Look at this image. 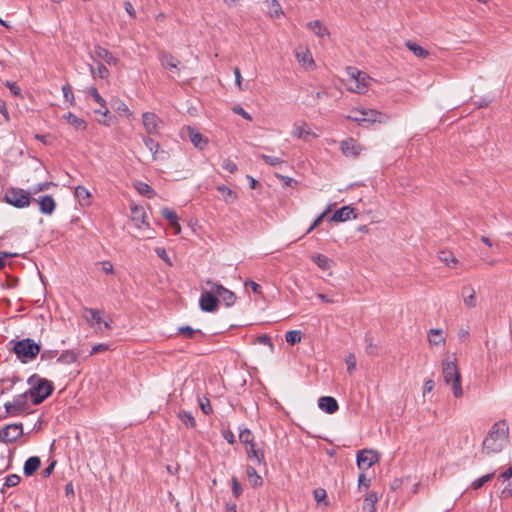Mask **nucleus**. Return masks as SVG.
Here are the masks:
<instances>
[{
    "mask_svg": "<svg viewBox=\"0 0 512 512\" xmlns=\"http://www.w3.org/2000/svg\"><path fill=\"white\" fill-rule=\"evenodd\" d=\"M308 28L318 37L329 36L328 29L319 20L311 21L307 24Z\"/></svg>",
    "mask_w": 512,
    "mask_h": 512,
    "instance_id": "obj_32",
    "label": "nucleus"
},
{
    "mask_svg": "<svg viewBox=\"0 0 512 512\" xmlns=\"http://www.w3.org/2000/svg\"><path fill=\"white\" fill-rule=\"evenodd\" d=\"M340 149L344 156L356 158L364 150V147L350 137L341 142Z\"/></svg>",
    "mask_w": 512,
    "mask_h": 512,
    "instance_id": "obj_11",
    "label": "nucleus"
},
{
    "mask_svg": "<svg viewBox=\"0 0 512 512\" xmlns=\"http://www.w3.org/2000/svg\"><path fill=\"white\" fill-rule=\"evenodd\" d=\"M509 442V425L505 420L495 422L482 442V452L486 455L500 453Z\"/></svg>",
    "mask_w": 512,
    "mask_h": 512,
    "instance_id": "obj_1",
    "label": "nucleus"
},
{
    "mask_svg": "<svg viewBox=\"0 0 512 512\" xmlns=\"http://www.w3.org/2000/svg\"><path fill=\"white\" fill-rule=\"evenodd\" d=\"M292 135L298 139L309 141V137H316V134L312 132L306 122L295 123L292 130Z\"/></svg>",
    "mask_w": 512,
    "mask_h": 512,
    "instance_id": "obj_15",
    "label": "nucleus"
},
{
    "mask_svg": "<svg viewBox=\"0 0 512 512\" xmlns=\"http://www.w3.org/2000/svg\"><path fill=\"white\" fill-rule=\"evenodd\" d=\"M13 351L18 358H23V362L26 360L34 359L40 352V345L35 343L32 339H22L14 345Z\"/></svg>",
    "mask_w": 512,
    "mask_h": 512,
    "instance_id": "obj_8",
    "label": "nucleus"
},
{
    "mask_svg": "<svg viewBox=\"0 0 512 512\" xmlns=\"http://www.w3.org/2000/svg\"><path fill=\"white\" fill-rule=\"evenodd\" d=\"M352 214H354V209L352 207L343 206L333 213L331 220L334 222H344L349 220Z\"/></svg>",
    "mask_w": 512,
    "mask_h": 512,
    "instance_id": "obj_25",
    "label": "nucleus"
},
{
    "mask_svg": "<svg viewBox=\"0 0 512 512\" xmlns=\"http://www.w3.org/2000/svg\"><path fill=\"white\" fill-rule=\"evenodd\" d=\"M131 217L132 221L138 228H141L143 226H149V224L146 222V212L142 206H131Z\"/></svg>",
    "mask_w": 512,
    "mask_h": 512,
    "instance_id": "obj_19",
    "label": "nucleus"
},
{
    "mask_svg": "<svg viewBox=\"0 0 512 512\" xmlns=\"http://www.w3.org/2000/svg\"><path fill=\"white\" fill-rule=\"evenodd\" d=\"M158 59L164 68L178 70L179 62L171 53L162 50L158 53Z\"/></svg>",
    "mask_w": 512,
    "mask_h": 512,
    "instance_id": "obj_21",
    "label": "nucleus"
},
{
    "mask_svg": "<svg viewBox=\"0 0 512 512\" xmlns=\"http://www.w3.org/2000/svg\"><path fill=\"white\" fill-rule=\"evenodd\" d=\"M239 440L244 443L247 446L251 445V444H254V436L252 434V432L245 428V429H242L239 433Z\"/></svg>",
    "mask_w": 512,
    "mask_h": 512,
    "instance_id": "obj_40",
    "label": "nucleus"
},
{
    "mask_svg": "<svg viewBox=\"0 0 512 512\" xmlns=\"http://www.w3.org/2000/svg\"><path fill=\"white\" fill-rule=\"evenodd\" d=\"M356 357L354 354L350 353L345 357V363L347 365V372L352 374L356 369Z\"/></svg>",
    "mask_w": 512,
    "mask_h": 512,
    "instance_id": "obj_51",
    "label": "nucleus"
},
{
    "mask_svg": "<svg viewBox=\"0 0 512 512\" xmlns=\"http://www.w3.org/2000/svg\"><path fill=\"white\" fill-rule=\"evenodd\" d=\"M27 397V393L24 392L20 395H17L12 402L5 403L4 407L6 413L9 415H18L22 410L26 408Z\"/></svg>",
    "mask_w": 512,
    "mask_h": 512,
    "instance_id": "obj_12",
    "label": "nucleus"
},
{
    "mask_svg": "<svg viewBox=\"0 0 512 512\" xmlns=\"http://www.w3.org/2000/svg\"><path fill=\"white\" fill-rule=\"evenodd\" d=\"M88 94L101 106V108H105L106 101L99 94L96 87H94V86L89 87Z\"/></svg>",
    "mask_w": 512,
    "mask_h": 512,
    "instance_id": "obj_45",
    "label": "nucleus"
},
{
    "mask_svg": "<svg viewBox=\"0 0 512 512\" xmlns=\"http://www.w3.org/2000/svg\"><path fill=\"white\" fill-rule=\"evenodd\" d=\"M347 119L356 122L360 126H368L373 123L386 121L387 116L380 111L368 108H355Z\"/></svg>",
    "mask_w": 512,
    "mask_h": 512,
    "instance_id": "obj_5",
    "label": "nucleus"
},
{
    "mask_svg": "<svg viewBox=\"0 0 512 512\" xmlns=\"http://www.w3.org/2000/svg\"><path fill=\"white\" fill-rule=\"evenodd\" d=\"M313 262L322 270H328L333 265V260L323 254H316L312 257Z\"/></svg>",
    "mask_w": 512,
    "mask_h": 512,
    "instance_id": "obj_33",
    "label": "nucleus"
},
{
    "mask_svg": "<svg viewBox=\"0 0 512 512\" xmlns=\"http://www.w3.org/2000/svg\"><path fill=\"white\" fill-rule=\"evenodd\" d=\"M84 311L88 313L90 316L84 315V318L86 319L87 323L93 327L97 325L98 330H102V318H101V312L98 309L95 308H84Z\"/></svg>",
    "mask_w": 512,
    "mask_h": 512,
    "instance_id": "obj_20",
    "label": "nucleus"
},
{
    "mask_svg": "<svg viewBox=\"0 0 512 512\" xmlns=\"http://www.w3.org/2000/svg\"><path fill=\"white\" fill-rule=\"evenodd\" d=\"M23 434L22 424H9L0 429V439L5 443L16 441Z\"/></svg>",
    "mask_w": 512,
    "mask_h": 512,
    "instance_id": "obj_10",
    "label": "nucleus"
},
{
    "mask_svg": "<svg viewBox=\"0 0 512 512\" xmlns=\"http://www.w3.org/2000/svg\"><path fill=\"white\" fill-rule=\"evenodd\" d=\"M6 86L9 88L13 95L21 96V89L15 82L7 81Z\"/></svg>",
    "mask_w": 512,
    "mask_h": 512,
    "instance_id": "obj_64",
    "label": "nucleus"
},
{
    "mask_svg": "<svg viewBox=\"0 0 512 512\" xmlns=\"http://www.w3.org/2000/svg\"><path fill=\"white\" fill-rule=\"evenodd\" d=\"M214 289L217 293L219 300H222L225 306L231 307L236 302V295L231 290L225 288L222 284L216 283L214 285Z\"/></svg>",
    "mask_w": 512,
    "mask_h": 512,
    "instance_id": "obj_13",
    "label": "nucleus"
},
{
    "mask_svg": "<svg viewBox=\"0 0 512 512\" xmlns=\"http://www.w3.org/2000/svg\"><path fill=\"white\" fill-rule=\"evenodd\" d=\"M74 195L76 198L83 201L88 200L91 196L88 189L82 185L75 187Z\"/></svg>",
    "mask_w": 512,
    "mask_h": 512,
    "instance_id": "obj_47",
    "label": "nucleus"
},
{
    "mask_svg": "<svg viewBox=\"0 0 512 512\" xmlns=\"http://www.w3.org/2000/svg\"><path fill=\"white\" fill-rule=\"evenodd\" d=\"M63 97L65 101L69 102L71 105L74 104V94L72 92V88L69 84H66L62 87Z\"/></svg>",
    "mask_w": 512,
    "mask_h": 512,
    "instance_id": "obj_53",
    "label": "nucleus"
},
{
    "mask_svg": "<svg viewBox=\"0 0 512 512\" xmlns=\"http://www.w3.org/2000/svg\"><path fill=\"white\" fill-rule=\"evenodd\" d=\"M318 406L322 411L328 414H333L339 409L338 402L331 396L320 397L318 400Z\"/></svg>",
    "mask_w": 512,
    "mask_h": 512,
    "instance_id": "obj_18",
    "label": "nucleus"
},
{
    "mask_svg": "<svg viewBox=\"0 0 512 512\" xmlns=\"http://www.w3.org/2000/svg\"><path fill=\"white\" fill-rule=\"evenodd\" d=\"M232 111L237 114V115H240L241 117H243L244 119L248 120V121H252V117L249 113H247L245 111V109L240 106V105H235L233 108H232Z\"/></svg>",
    "mask_w": 512,
    "mask_h": 512,
    "instance_id": "obj_58",
    "label": "nucleus"
},
{
    "mask_svg": "<svg viewBox=\"0 0 512 512\" xmlns=\"http://www.w3.org/2000/svg\"><path fill=\"white\" fill-rule=\"evenodd\" d=\"M302 333L299 330H290L285 334V340L290 345H295L301 342Z\"/></svg>",
    "mask_w": 512,
    "mask_h": 512,
    "instance_id": "obj_39",
    "label": "nucleus"
},
{
    "mask_svg": "<svg viewBox=\"0 0 512 512\" xmlns=\"http://www.w3.org/2000/svg\"><path fill=\"white\" fill-rule=\"evenodd\" d=\"M63 118L67 120L75 129L77 130H86L87 123L84 119L77 117L72 112H68L67 114L63 115Z\"/></svg>",
    "mask_w": 512,
    "mask_h": 512,
    "instance_id": "obj_27",
    "label": "nucleus"
},
{
    "mask_svg": "<svg viewBox=\"0 0 512 512\" xmlns=\"http://www.w3.org/2000/svg\"><path fill=\"white\" fill-rule=\"evenodd\" d=\"M377 461V455L373 451H361L357 454V465L360 469H368Z\"/></svg>",
    "mask_w": 512,
    "mask_h": 512,
    "instance_id": "obj_14",
    "label": "nucleus"
},
{
    "mask_svg": "<svg viewBox=\"0 0 512 512\" xmlns=\"http://www.w3.org/2000/svg\"><path fill=\"white\" fill-rule=\"evenodd\" d=\"M428 342L430 345H440L445 343L442 329L433 328L428 332Z\"/></svg>",
    "mask_w": 512,
    "mask_h": 512,
    "instance_id": "obj_30",
    "label": "nucleus"
},
{
    "mask_svg": "<svg viewBox=\"0 0 512 512\" xmlns=\"http://www.w3.org/2000/svg\"><path fill=\"white\" fill-rule=\"evenodd\" d=\"M246 453L250 460H254L258 465L266 467L264 452L261 449H256L255 443L246 447Z\"/></svg>",
    "mask_w": 512,
    "mask_h": 512,
    "instance_id": "obj_22",
    "label": "nucleus"
},
{
    "mask_svg": "<svg viewBox=\"0 0 512 512\" xmlns=\"http://www.w3.org/2000/svg\"><path fill=\"white\" fill-rule=\"evenodd\" d=\"M135 188L139 192V194H141L142 196H144L148 199L154 198L156 196L155 190L149 184H147L145 182L138 181L135 184Z\"/></svg>",
    "mask_w": 512,
    "mask_h": 512,
    "instance_id": "obj_31",
    "label": "nucleus"
},
{
    "mask_svg": "<svg viewBox=\"0 0 512 512\" xmlns=\"http://www.w3.org/2000/svg\"><path fill=\"white\" fill-rule=\"evenodd\" d=\"M161 215L167 220L169 221L170 225L176 221H179V217L178 215L176 214V212L170 208H163L161 210Z\"/></svg>",
    "mask_w": 512,
    "mask_h": 512,
    "instance_id": "obj_44",
    "label": "nucleus"
},
{
    "mask_svg": "<svg viewBox=\"0 0 512 512\" xmlns=\"http://www.w3.org/2000/svg\"><path fill=\"white\" fill-rule=\"evenodd\" d=\"M99 265L101 266V269L104 273H106V274L114 273V267L110 261H108V260L101 261V262H99Z\"/></svg>",
    "mask_w": 512,
    "mask_h": 512,
    "instance_id": "obj_61",
    "label": "nucleus"
},
{
    "mask_svg": "<svg viewBox=\"0 0 512 512\" xmlns=\"http://www.w3.org/2000/svg\"><path fill=\"white\" fill-rule=\"evenodd\" d=\"M20 477L17 474H10L6 477L5 486L15 487L20 483Z\"/></svg>",
    "mask_w": 512,
    "mask_h": 512,
    "instance_id": "obj_55",
    "label": "nucleus"
},
{
    "mask_svg": "<svg viewBox=\"0 0 512 512\" xmlns=\"http://www.w3.org/2000/svg\"><path fill=\"white\" fill-rule=\"evenodd\" d=\"M90 72L94 78L107 79L110 76L108 68L103 63H98L96 67L90 66Z\"/></svg>",
    "mask_w": 512,
    "mask_h": 512,
    "instance_id": "obj_35",
    "label": "nucleus"
},
{
    "mask_svg": "<svg viewBox=\"0 0 512 512\" xmlns=\"http://www.w3.org/2000/svg\"><path fill=\"white\" fill-rule=\"evenodd\" d=\"M114 109L118 112L124 113L128 118L132 116V112L126 103L122 100H116L114 103Z\"/></svg>",
    "mask_w": 512,
    "mask_h": 512,
    "instance_id": "obj_49",
    "label": "nucleus"
},
{
    "mask_svg": "<svg viewBox=\"0 0 512 512\" xmlns=\"http://www.w3.org/2000/svg\"><path fill=\"white\" fill-rule=\"evenodd\" d=\"M187 135L196 148L203 149L208 142L199 131L191 126L187 127Z\"/></svg>",
    "mask_w": 512,
    "mask_h": 512,
    "instance_id": "obj_23",
    "label": "nucleus"
},
{
    "mask_svg": "<svg viewBox=\"0 0 512 512\" xmlns=\"http://www.w3.org/2000/svg\"><path fill=\"white\" fill-rule=\"evenodd\" d=\"M439 259L442 262H445L447 265H450V263H454L455 264L457 262V259L455 258V256L451 252L441 251L439 253Z\"/></svg>",
    "mask_w": 512,
    "mask_h": 512,
    "instance_id": "obj_52",
    "label": "nucleus"
},
{
    "mask_svg": "<svg viewBox=\"0 0 512 512\" xmlns=\"http://www.w3.org/2000/svg\"><path fill=\"white\" fill-rule=\"evenodd\" d=\"M143 126L148 135H155L163 126V121L153 112L142 114Z\"/></svg>",
    "mask_w": 512,
    "mask_h": 512,
    "instance_id": "obj_9",
    "label": "nucleus"
},
{
    "mask_svg": "<svg viewBox=\"0 0 512 512\" xmlns=\"http://www.w3.org/2000/svg\"><path fill=\"white\" fill-rule=\"evenodd\" d=\"M95 113L102 114L103 116L108 118L107 120L100 121V123H102L105 126H110L111 125V120L114 119V117L109 115L110 112H109V110L107 109L106 106H105V108H103V110L102 109L95 110Z\"/></svg>",
    "mask_w": 512,
    "mask_h": 512,
    "instance_id": "obj_56",
    "label": "nucleus"
},
{
    "mask_svg": "<svg viewBox=\"0 0 512 512\" xmlns=\"http://www.w3.org/2000/svg\"><path fill=\"white\" fill-rule=\"evenodd\" d=\"M39 204L41 213L51 215L56 209V202L51 195L41 196L39 199H33Z\"/></svg>",
    "mask_w": 512,
    "mask_h": 512,
    "instance_id": "obj_16",
    "label": "nucleus"
},
{
    "mask_svg": "<svg viewBox=\"0 0 512 512\" xmlns=\"http://www.w3.org/2000/svg\"><path fill=\"white\" fill-rule=\"evenodd\" d=\"M346 73L349 76L347 89L351 92L363 94L365 93L373 80L368 74L358 70L356 67L348 66Z\"/></svg>",
    "mask_w": 512,
    "mask_h": 512,
    "instance_id": "obj_4",
    "label": "nucleus"
},
{
    "mask_svg": "<svg viewBox=\"0 0 512 512\" xmlns=\"http://www.w3.org/2000/svg\"><path fill=\"white\" fill-rule=\"evenodd\" d=\"M405 46L418 58L425 59L429 56L426 49L411 40L406 41Z\"/></svg>",
    "mask_w": 512,
    "mask_h": 512,
    "instance_id": "obj_28",
    "label": "nucleus"
},
{
    "mask_svg": "<svg viewBox=\"0 0 512 512\" xmlns=\"http://www.w3.org/2000/svg\"><path fill=\"white\" fill-rule=\"evenodd\" d=\"M77 360V354L71 350L63 351L58 357L57 361L63 364H71Z\"/></svg>",
    "mask_w": 512,
    "mask_h": 512,
    "instance_id": "obj_38",
    "label": "nucleus"
},
{
    "mask_svg": "<svg viewBox=\"0 0 512 512\" xmlns=\"http://www.w3.org/2000/svg\"><path fill=\"white\" fill-rule=\"evenodd\" d=\"M442 376L445 384L452 386L453 395L456 398L461 397L463 394L461 387V375L455 357H453L452 360L446 359L443 362Z\"/></svg>",
    "mask_w": 512,
    "mask_h": 512,
    "instance_id": "obj_3",
    "label": "nucleus"
},
{
    "mask_svg": "<svg viewBox=\"0 0 512 512\" xmlns=\"http://www.w3.org/2000/svg\"><path fill=\"white\" fill-rule=\"evenodd\" d=\"M178 333L182 334L184 337L192 339L195 334L201 333L200 330H195L190 326H181L178 328Z\"/></svg>",
    "mask_w": 512,
    "mask_h": 512,
    "instance_id": "obj_48",
    "label": "nucleus"
},
{
    "mask_svg": "<svg viewBox=\"0 0 512 512\" xmlns=\"http://www.w3.org/2000/svg\"><path fill=\"white\" fill-rule=\"evenodd\" d=\"M366 348L365 351L368 355H376L377 354V346L373 343L371 337H366Z\"/></svg>",
    "mask_w": 512,
    "mask_h": 512,
    "instance_id": "obj_59",
    "label": "nucleus"
},
{
    "mask_svg": "<svg viewBox=\"0 0 512 512\" xmlns=\"http://www.w3.org/2000/svg\"><path fill=\"white\" fill-rule=\"evenodd\" d=\"M209 290H203L199 299L200 309L204 312H215L219 306V298L214 289L215 282L208 279L205 281Z\"/></svg>",
    "mask_w": 512,
    "mask_h": 512,
    "instance_id": "obj_6",
    "label": "nucleus"
},
{
    "mask_svg": "<svg viewBox=\"0 0 512 512\" xmlns=\"http://www.w3.org/2000/svg\"><path fill=\"white\" fill-rule=\"evenodd\" d=\"M232 493L236 498L240 497L242 494V487L235 477L232 478Z\"/></svg>",
    "mask_w": 512,
    "mask_h": 512,
    "instance_id": "obj_62",
    "label": "nucleus"
},
{
    "mask_svg": "<svg viewBox=\"0 0 512 512\" xmlns=\"http://www.w3.org/2000/svg\"><path fill=\"white\" fill-rule=\"evenodd\" d=\"M378 501L376 493H370L364 500V509H368V512L375 511V503Z\"/></svg>",
    "mask_w": 512,
    "mask_h": 512,
    "instance_id": "obj_41",
    "label": "nucleus"
},
{
    "mask_svg": "<svg viewBox=\"0 0 512 512\" xmlns=\"http://www.w3.org/2000/svg\"><path fill=\"white\" fill-rule=\"evenodd\" d=\"M155 252H156V254H157V255H158L162 260H164L167 264L172 265L171 260H170V258H169V256H168V254H167V252H166L165 248H163V247H157V248L155 249Z\"/></svg>",
    "mask_w": 512,
    "mask_h": 512,
    "instance_id": "obj_63",
    "label": "nucleus"
},
{
    "mask_svg": "<svg viewBox=\"0 0 512 512\" xmlns=\"http://www.w3.org/2000/svg\"><path fill=\"white\" fill-rule=\"evenodd\" d=\"M493 477H494V473H489V474L483 475V476L479 477L478 479L474 480L471 484V487L474 490H477V489L481 488L485 483L490 481Z\"/></svg>",
    "mask_w": 512,
    "mask_h": 512,
    "instance_id": "obj_43",
    "label": "nucleus"
},
{
    "mask_svg": "<svg viewBox=\"0 0 512 512\" xmlns=\"http://www.w3.org/2000/svg\"><path fill=\"white\" fill-rule=\"evenodd\" d=\"M222 168L232 174L238 170L237 164L228 158L223 160Z\"/></svg>",
    "mask_w": 512,
    "mask_h": 512,
    "instance_id": "obj_54",
    "label": "nucleus"
},
{
    "mask_svg": "<svg viewBox=\"0 0 512 512\" xmlns=\"http://www.w3.org/2000/svg\"><path fill=\"white\" fill-rule=\"evenodd\" d=\"M178 417L186 427L193 428L196 426V421L191 412L185 410L179 411Z\"/></svg>",
    "mask_w": 512,
    "mask_h": 512,
    "instance_id": "obj_36",
    "label": "nucleus"
},
{
    "mask_svg": "<svg viewBox=\"0 0 512 512\" xmlns=\"http://www.w3.org/2000/svg\"><path fill=\"white\" fill-rule=\"evenodd\" d=\"M51 185H54V184H53L52 182H43V183H39V184H37L36 186H34V187L31 189L30 193H31V195H32V194H37V193H39V192H42V191L48 190V189H49V187H50Z\"/></svg>",
    "mask_w": 512,
    "mask_h": 512,
    "instance_id": "obj_57",
    "label": "nucleus"
},
{
    "mask_svg": "<svg viewBox=\"0 0 512 512\" xmlns=\"http://www.w3.org/2000/svg\"><path fill=\"white\" fill-rule=\"evenodd\" d=\"M314 499L317 503H323L325 506L329 505L327 501V493L323 488H317L313 491Z\"/></svg>",
    "mask_w": 512,
    "mask_h": 512,
    "instance_id": "obj_42",
    "label": "nucleus"
},
{
    "mask_svg": "<svg viewBox=\"0 0 512 512\" xmlns=\"http://www.w3.org/2000/svg\"><path fill=\"white\" fill-rule=\"evenodd\" d=\"M27 383L30 385V389L26 391L27 396L31 397V401L34 405L41 404L46 398H48L54 390L53 383L45 378H41L37 374L31 375Z\"/></svg>",
    "mask_w": 512,
    "mask_h": 512,
    "instance_id": "obj_2",
    "label": "nucleus"
},
{
    "mask_svg": "<svg viewBox=\"0 0 512 512\" xmlns=\"http://www.w3.org/2000/svg\"><path fill=\"white\" fill-rule=\"evenodd\" d=\"M142 140L147 149L152 153L153 159L156 160V154L160 148L159 143L148 136H144Z\"/></svg>",
    "mask_w": 512,
    "mask_h": 512,
    "instance_id": "obj_37",
    "label": "nucleus"
},
{
    "mask_svg": "<svg viewBox=\"0 0 512 512\" xmlns=\"http://www.w3.org/2000/svg\"><path fill=\"white\" fill-rule=\"evenodd\" d=\"M461 293L464 300V304L467 307L472 308L476 306L475 290L471 285L463 286Z\"/></svg>",
    "mask_w": 512,
    "mask_h": 512,
    "instance_id": "obj_26",
    "label": "nucleus"
},
{
    "mask_svg": "<svg viewBox=\"0 0 512 512\" xmlns=\"http://www.w3.org/2000/svg\"><path fill=\"white\" fill-rule=\"evenodd\" d=\"M217 190L221 193L226 203H233L237 200V194L226 185H219Z\"/></svg>",
    "mask_w": 512,
    "mask_h": 512,
    "instance_id": "obj_34",
    "label": "nucleus"
},
{
    "mask_svg": "<svg viewBox=\"0 0 512 512\" xmlns=\"http://www.w3.org/2000/svg\"><path fill=\"white\" fill-rule=\"evenodd\" d=\"M41 466V460L38 456L29 457L23 467V473L25 476H32Z\"/></svg>",
    "mask_w": 512,
    "mask_h": 512,
    "instance_id": "obj_24",
    "label": "nucleus"
},
{
    "mask_svg": "<svg viewBox=\"0 0 512 512\" xmlns=\"http://www.w3.org/2000/svg\"><path fill=\"white\" fill-rule=\"evenodd\" d=\"M260 158L268 165L270 166H276V165H279V164H282L284 163V160L279 158V157H274V156H268L266 154H261L260 155Z\"/></svg>",
    "mask_w": 512,
    "mask_h": 512,
    "instance_id": "obj_50",
    "label": "nucleus"
},
{
    "mask_svg": "<svg viewBox=\"0 0 512 512\" xmlns=\"http://www.w3.org/2000/svg\"><path fill=\"white\" fill-rule=\"evenodd\" d=\"M296 58H297L298 62L304 66H313L314 65V60L310 56L309 52L296 53Z\"/></svg>",
    "mask_w": 512,
    "mask_h": 512,
    "instance_id": "obj_46",
    "label": "nucleus"
},
{
    "mask_svg": "<svg viewBox=\"0 0 512 512\" xmlns=\"http://www.w3.org/2000/svg\"><path fill=\"white\" fill-rule=\"evenodd\" d=\"M246 474L253 488H257L263 485L262 477L258 475L256 469L253 466H247Z\"/></svg>",
    "mask_w": 512,
    "mask_h": 512,
    "instance_id": "obj_29",
    "label": "nucleus"
},
{
    "mask_svg": "<svg viewBox=\"0 0 512 512\" xmlns=\"http://www.w3.org/2000/svg\"><path fill=\"white\" fill-rule=\"evenodd\" d=\"M4 200L16 207L25 208L28 207L32 201L31 193L21 188H10L5 192Z\"/></svg>",
    "mask_w": 512,
    "mask_h": 512,
    "instance_id": "obj_7",
    "label": "nucleus"
},
{
    "mask_svg": "<svg viewBox=\"0 0 512 512\" xmlns=\"http://www.w3.org/2000/svg\"><path fill=\"white\" fill-rule=\"evenodd\" d=\"M199 404H200L202 412L205 415H209L212 413L213 410H212L209 399L203 398L202 400H200Z\"/></svg>",
    "mask_w": 512,
    "mask_h": 512,
    "instance_id": "obj_60",
    "label": "nucleus"
},
{
    "mask_svg": "<svg viewBox=\"0 0 512 512\" xmlns=\"http://www.w3.org/2000/svg\"><path fill=\"white\" fill-rule=\"evenodd\" d=\"M94 54L98 59L103 60L108 65H117L119 62L118 58H116L108 49L100 45L94 46Z\"/></svg>",
    "mask_w": 512,
    "mask_h": 512,
    "instance_id": "obj_17",
    "label": "nucleus"
}]
</instances>
